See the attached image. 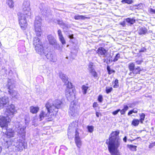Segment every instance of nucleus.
Segmentation results:
<instances>
[{"mask_svg":"<svg viewBox=\"0 0 155 155\" xmlns=\"http://www.w3.org/2000/svg\"><path fill=\"white\" fill-rule=\"evenodd\" d=\"M61 102L59 100H56L53 102L52 100H49L46 104L45 106L46 109L42 110L39 115L40 120L44 119L45 117L48 120L51 121L54 117V114L52 112L55 113L58 112V109L60 108Z\"/></svg>","mask_w":155,"mask_h":155,"instance_id":"1","label":"nucleus"},{"mask_svg":"<svg viewBox=\"0 0 155 155\" xmlns=\"http://www.w3.org/2000/svg\"><path fill=\"white\" fill-rule=\"evenodd\" d=\"M31 15L30 3L28 1H25L22 6V13H19V22L21 28L25 30L27 25L26 18L30 17Z\"/></svg>","mask_w":155,"mask_h":155,"instance_id":"2","label":"nucleus"},{"mask_svg":"<svg viewBox=\"0 0 155 155\" xmlns=\"http://www.w3.org/2000/svg\"><path fill=\"white\" fill-rule=\"evenodd\" d=\"M119 133V130L112 132L110 134L111 137L109 138L108 142L107 141L106 142L107 144H108V147H119L120 142V140L118 136Z\"/></svg>","mask_w":155,"mask_h":155,"instance_id":"3","label":"nucleus"},{"mask_svg":"<svg viewBox=\"0 0 155 155\" xmlns=\"http://www.w3.org/2000/svg\"><path fill=\"white\" fill-rule=\"evenodd\" d=\"M41 53H39L43 58H47L51 62H56L57 59L55 54L51 52H48L46 49H43L41 52Z\"/></svg>","mask_w":155,"mask_h":155,"instance_id":"4","label":"nucleus"},{"mask_svg":"<svg viewBox=\"0 0 155 155\" xmlns=\"http://www.w3.org/2000/svg\"><path fill=\"white\" fill-rule=\"evenodd\" d=\"M41 20L39 16L36 17L35 22V34L38 37L41 36L42 34L41 28Z\"/></svg>","mask_w":155,"mask_h":155,"instance_id":"5","label":"nucleus"},{"mask_svg":"<svg viewBox=\"0 0 155 155\" xmlns=\"http://www.w3.org/2000/svg\"><path fill=\"white\" fill-rule=\"evenodd\" d=\"M33 45L35 46V51L38 54L41 53V52L44 49L41 41L38 37H35L34 38Z\"/></svg>","mask_w":155,"mask_h":155,"instance_id":"6","label":"nucleus"},{"mask_svg":"<svg viewBox=\"0 0 155 155\" xmlns=\"http://www.w3.org/2000/svg\"><path fill=\"white\" fill-rule=\"evenodd\" d=\"M15 130L17 133L20 135L22 138L25 137L26 134L25 129L26 127L25 126H23L19 122H17L15 124Z\"/></svg>","mask_w":155,"mask_h":155,"instance_id":"7","label":"nucleus"},{"mask_svg":"<svg viewBox=\"0 0 155 155\" xmlns=\"http://www.w3.org/2000/svg\"><path fill=\"white\" fill-rule=\"evenodd\" d=\"M78 103L74 101L71 102L69 110L70 116L74 117L78 114Z\"/></svg>","mask_w":155,"mask_h":155,"instance_id":"8","label":"nucleus"},{"mask_svg":"<svg viewBox=\"0 0 155 155\" xmlns=\"http://www.w3.org/2000/svg\"><path fill=\"white\" fill-rule=\"evenodd\" d=\"M7 86L8 89H9L8 92L12 97L16 99H18L20 97V95L17 91L12 89L13 85L12 82L11 80H9L8 81Z\"/></svg>","mask_w":155,"mask_h":155,"instance_id":"9","label":"nucleus"},{"mask_svg":"<svg viewBox=\"0 0 155 155\" xmlns=\"http://www.w3.org/2000/svg\"><path fill=\"white\" fill-rule=\"evenodd\" d=\"M72 83H69L66 90L65 95L68 100L69 101H71L74 98V95L73 90L72 89Z\"/></svg>","mask_w":155,"mask_h":155,"instance_id":"10","label":"nucleus"},{"mask_svg":"<svg viewBox=\"0 0 155 155\" xmlns=\"http://www.w3.org/2000/svg\"><path fill=\"white\" fill-rule=\"evenodd\" d=\"M10 117L0 116V127L3 130L8 128V124L11 121Z\"/></svg>","mask_w":155,"mask_h":155,"instance_id":"11","label":"nucleus"},{"mask_svg":"<svg viewBox=\"0 0 155 155\" xmlns=\"http://www.w3.org/2000/svg\"><path fill=\"white\" fill-rule=\"evenodd\" d=\"M13 145L17 148V150H22L25 148V146L24 145L22 140L17 138L14 139V142Z\"/></svg>","mask_w":155,"mask_h":155,"instance_id":"12","label":"nucleus"},{"mask_svg":"<svg viewBox=\"0 0 155 155\" xmlns=\"http://www.w3.org/2000/svg\"><path fill=\"white\" fill-rule=\"evenodd\" d=\"M9 98L6 96H4L0 98V108H3L8 107L9 106Z\"/></svg>","mask_w":155,"mask_h":155,"instance_id":"13","label":"nucleus"},{"mask_svg":"<svg viewBox=\"0 0 155 155\" xmlns=\"http://www.w3.org/2000/svg\"><path fill=\"white\" fill-rule=\"evenodd\" d=\"M6 110L5 112V114L8 116H10V117H12L14 112H15V108L14 106L13 105H10L8 107H6Z\"/></svg>","mask_w":155,"mask_h":155,"instance_id":"14","label":"nucleus"},{"mask_svg":"<svg viewBox=\"0 0 155 155\" xmlns=\"http://www.w3.org/2000/svg\"><path fill=\"white\" fill-rule=\"evenodd\" d=\"M97 53L100 57L106 58L108 55V51L103 47H100L98 48L97 50Z\"/></svg>","mask_w":155,"mask_h":155,"instance_id":"15","label":"nucleus"},{"mask_svg":"<svg viewBox=\"0 0 155 155\" xmlns=\"http://www.w3.org/2000/svg\"><path fill=\"white\" fill-rule=\"evenodd\" d=\"M4 130H6V134L7 136L9 137H14L15 134V132L12 128H10L8 129L7 128L6 129H4Z\"/></svg>","mask_w":155,"mask_h":155,"instance_id":"16","label":"nucleus"},{"mask_svg":"<svg viewBox=\"0 0 155 155\" xmlns=\"http://www.w3.org/2000/svg\"><path fill=\"white\" fill-rule=\"evenodd\" d=\"M108 149L112 155H119L117 152V149L118 147H108Z\"/></svg>","mask_w":155,"mask_h":155,"instance_id":"17","label":"nucleus"},{"mask_svg":"<svg viewBox=\"0 0 155 155\" xmlns=\"http://www.w3.org/2000/svg\"><path fill=\"white\" fill-rule=\"evenodd\" d=\"M60 77L65 84L67 83V86L68 85L69 83H71L68 81V78L66 75L61 73L60 74Z\"/></svg>","mask_w":155,"mask_h":155,"instance_id":"18","label":"nucleus"},{"mask_svg":"<svg viewBox=\"0 0 155 155\" xmlns=\"http://www.w3.org/2000/svg\"><path fill=\"white\" fill-rule=\"evenodd\" d=\"M49 44L52 45L57 41L54 37L51 35H48L47 36Z\"/></svg>","mask_w":155,"mask_h":155,"instance_id":"19","label":"nucleus"},{"mask_svg":"<svg viewBox=\"0 0 155 155\" xmlns=\"http://www.w3.org/2000/svg\"><path fill=\"white\" fill-rule=\"evenodd\" d=\"M138 31L139 35H144L147 32V30L145 27H140L138 29Z\"/></svg>","mask_w":155,"mask_h":155,"instance_id":"20","label":"nucleus"},{"mask_svg":"<svg viewBox=\"0 0 155 155\" xmlns=\"http://www.w3.org/2000/svg\"><path fill=\"white\" fill-rule=\"evenodd\" d=\"M6 4L10 8H12L14 7V2L12 0H6Z\"/></svg>","mask_w":155,"mask_h":155,"instance_id":"21","label":"nucleus"},{"mask_svg":"<svg viewBox=\"0 0 155 155\" xmlns=\"http://www.w3.org/2000/svg\"><path fill=\"white\" fill-rule=\"evenodd\" d=\"M13 142H14V139H10L6 141V145L7 147V148H8L11 146L13 145Z\"/></svg>","mask_w":155,"mask_h":155,"instance_id":"22","label":"nucleus"},{"mask_svg":"<svg viewBox=\"0 0 155 155\" xmlns=\"http://www.w3.org/2000/svg\"><path fill=\"white\" fill-rule=\"evenodd\" d=\"M39 108L38 107L31 106L30 107V111L33 114L36 113L38 111Z\"/></svg>","mask_w":155,"mask_h":155,"instance_id":"23","label":"nucleus"},{"mask_svg":"<svg viewBox=\"0 0 155 155\" xmlns=\"http://www.w3.org/2000/svg\"><path fill=\"white\" fill-rule=\"evenodd\" d=\"M126 22L128 23V25H133L135 22V20L133 18H128L125 19Z\"/></svg>","mask_w":155,"mask_h":155,"instance_id":"24","label":"nucleus"},{"mask_svg":"<svg viewBox=\"0 0 155 155\" xmlns=\"http://www.w3.org/2000/svg\"><path fill=\"white\" fill-rule=\"evenodd\" d=\"M75 143L78 148H80L82 144V142L80 138L75 139Z\"/></svg>","mask_w":155,"mask_h":155,"instance_id":"25","label":"nucleus"},{"mask_svg":"<svg viewBox=\"0 0 155 155\" xmlns=\"http://www.w3.org/2000/svg\"><path fill=\"white\" fill-rule=\"evenodd\" d=\"M54 49H56L58 50H60L61 49V47L60 45L57 42V41L54 43V44L52 45Z\"/></svg>","mask_w":155,"mask_h":155,"instance_id":"26","label":"nucleus"},{"mask_svg":"<svg viewBox=\"0 0 155 155\" xmlns=\"http://www.w3.org/2000/svg\"><path fill=\"white\" fill-rule=\"evenodd\" d=\"M128 68L129 70L132 71L135 69V64L133 63H131L129 64Z\"/></svg>","mask_w":155,"mask_h":155,"instance_id":"27","label":"nucleus"},{"mask_svg":"<svg viewBox=\"0 0 155 155\" xmlns=\"http://www.w3.org/2000/svg\"><path fill=\"white\" fill-rule=\"evenodd\" d=\"M141 70L139 67L135 68L134 70L132 71L134 74H139L140 71Z\"/></svg>","mask_w":155,"mask_h":155,"instance_id":"28","label":"nucleus"},{"mask_svg":"<svg viewBox=\"0 0 155 155\" xmlns=\"http://www.w3.org/2000/svg\"><path fill=\"white\" fill-rule=\"evenodd\" d=\"M90 72L94 78H97L98 77V74L95 70H91V71H90Z\"/></svg>","mask_w":155,"mask_h":155,"instance_id":"29","label":"nucleus"},{"mask_svg":"<svg viewBox=\"0 0 155 155\" xmlns=\"http://www.w3.org/2000/svg\"><path fill=\"white\" fill-rule=\"evenodd\" d=\"M128 109V107L126 105L124 106V108L121 110H120V112L121 114H125L126 111Z\"/></svg>","mask_w":155,"mask_h":155,"instance_id":"30","label":"nucleus"},{"mask_svg":"<svg viewBox=\"0 0 155 155\" xmlns=\"http://www.w3.org/2000/svg\"><path fill=\"white\" fill-rule=\"evenodd\" d=\"M74 18L76 20H84L86 17L83 15H75L74 16Z\"/></svg>","mask_w":155,"mask_h":155,"instance_id":"31","label":"nucleus"},{"mask_svg":"<svg viewBox=\"0 0 155 155\" xmlns=\"http://www.w3.org/2000/svg\"><path fill=\"white\" fill-rule=\"evenodd\" d=\"M139 122L140 120L138 119H134L132 121V124L134 126H136L138 125Z\"/></svg>","mask_w":155,"mask_h":155,"instance_id":"32","label":"nucleus"},{"mask_svg":"<svg viewBox=\"0 0 155 155\" xmlns=\"http://www.w3.org/2000/svg\"><path fill=\"white\" fill-rule=\"evenodd\" d=\"M140 119L139 120L140 121V123L142 124L143 123V121L144 120L145 118V115L144 113H142L140 114Z\"/></svg>","mask_w":155,"mask_h":155,"instance_id":"33","label":"nucleus"},{"mask_svg":"<svg viewBox=\"0 0 155 155\" xmlns=\"http://www.w3.org/2000/svg\"><path fill=\"white\" fill-rule=\"evenodd\" d=\"M107 69L108 71V74H111L113 73H115V71L111 69L110 68L109 66H107Z\"/></svg>","mask_w":155,"mask_h":155,"instance_id":"34","label":"nucleus"},{"mask_svg":"<svg viewBox=\"0 0 155 155\" xmlns=\"http://www.w3.org/2000/svg\"><path fill=\"white\" fill-rule=\"evenodd\" d=\"M128 147L131 150L133 151H136L137 146L132 145H128Z\"/></svg>","mask_w":155,"mask_h":155,"instance_id":"35","label":"nucleus"},{"mask_svg":"<svg viewBox=\"0 0 155 155\" xmlns=\"http://www.w3.org/2000/svg\"><path fill=\"white\" fill-rule=\"evenodd\" d=\"M59 39L62 45L66 44V41L63 36L59 38Z\"/></svg>","mask_w":155,"mask_h":155,"instance_id":"36","label":"nucleus"},{"mask_svg":"<svg viewBox=\"0 0 155 155\" xmlns=\"http://www.w3.org/2000/svg\"><path fill=\"white\" fill-rule=\"evenodd\" d=\"M121 2L124 3H127L128 4H131L133 2L132 0H122Z\"/></svg>","mask_w":155,"mask_h":155,"instance_id":"37","label":"nucleus"},{"mask_svg":"<svg viewBox=\"0 0 155 155\" xmlns=\"http://www.w3.org/2000/svg\"><path fill=\"white\" fill-rule=\"evenodd\" d=\"M82 88L83 94H85L87 93V91L88 89V87L85 86V85H83L82 87Z\"/></svg>","mask_w":155,"mask_h":155,"instance_id":"38","label":"nucleus"},{"mask_svg":"<svg viewBox=\"0 0 155 155\" xmlns=\"http://www.w3.org/2000/svg\"><path fill=\"white\" fill-rule=\"evenodd\" d=\"M87 129L89 132L90 133H92L93 131L94 127L92 126H88L87 127Z\"/></svg>","mask_w":155,"mask_h":155,"instance_id":"39","label":"nucleus"},{"mask_svg":"<svg viewBox=\"0 0 155 155\" xmlns=\"http://www.w3.org/2000/svg\"><path fill=\"white\" fill-rule=\"evenodd\" d=\"M120 54L119 53L117 54L115 56L114 58L113 61L116 62L117 61L118 59L120 58Z\"/></svg>","mask_w":155,"mask_h":155,"instance_id":"40","label":"nucleus"},{"mask_svg":"<svg viewBox=\"0 0 155 155\" xmlns=\"http://www.w3.org/2000/svg\"><path fill=\"white\" fill-rule=\"evenodd\" d=\"M68 25L67 24H66L64 23H63L61 26L62 28L64 29H65V30H67L68 28Z\"/></svg>","mask_w":155,"mask_h":155,"instance_id":"41","label":"nucleus"},{"mask_svg":"<svg viewBox=\"0 0 155 155\" xmlns=\"http://www.w3.org/2000/svg\"><path fill=\"white\" fill-rule=\"evenodd\" d=\"M50 12L51 11L50 9H48L47 10H44V12L42 13L44 14V15H48L50 14Z\"/></svg>","mask_w":155,"mask_h":155,"instance_id":"42","label":"nucleus"},{"mask_svg":"<svg viewBox=\"0 0 155 155\" xmlns=\"http://www.w3.org/2000/svg\"><path fill=\"white\" fill-rule=\"evenodd\" d=\"M118 80L117 79H116L115 80L114 82V85L113 86V87L114 88H117L118 86Z\"/></svg>","mask_w":155,"mask_h":155,"instance_id":"43","label":"nucleus"},{"mask_svg":"<svg viewBox=\"0 0 155 155\" xmlns=\"http://www.w3.org/2000/svg\"><path fill=\"white\" fill-rule=\"evenodd\" d=\"M113 88L112 87H108L106 88V92L107 94H108L112 90Z\"/></svg>","mask_w":155,"mask_h":155,"instance_id":"44","label":"nucleus"},{"mask_svg":"<svg viewBox=\"0 0 155 155\" xmlns=\"http://www.w3.org/2000/svg\"><path fill=\"white\" fill-rule=\"evenodd\" d=\"M80 138L79 134V133L77 131V130H76V132H75V139H79Z\"/></svg>","mask_w":155,"mask_h":155,"instance_id":"45","label":"nucleus"},{"mask_svg":"<svg viewBox=\"0 0 155 155\" xmlns=\"http://www.w3.org/2000/svg\"><path fill=\"white\" fill-rule=\"evenodd\" d=\"M58 38L63 36L61 31L60 29H59L58 31Z\"/></svg>","mask_w":155,"mask_h":155,"instance_id":"46","label":"nucleus"},{"mask_svg":"<svg viewBox=\"0 0 155 155\" xmlns=\"http://www.w3.org/2000/svg\"><path fill=\"white\" fill-rule=\"evenodd\" d=\"M55 22L57 23L58 24L60 25L61 26L62 24L64 23L62 21L58 20H56V21H55Z\"/></svg>","mask_w":155,"mask_h":155,"instance_id":"47","label":"nucleus"},{"mask_svg":"<svg viewBox=\"0 0 155 155\" xmlns=\"http://www.w3.org/2000/svg\"><path fill=\"white\" fill-rule=\"evenodd\" d=\"M93 63H90L89 65V71H91V70H94L93 68Z\"/></svg>","mask_w":155,"mask_h":155,"instance_id":"48","label":"nucleus"},{"mask_svg":"<svg viewBox=\"0 0 155 155\" xmlns=\"http://www.w3.org/2000/svg\"><path fill=\"white\" fill-rule=\"evenodd\" d=\"M98 100L100 102H101L103 100L102 96L101 95H99L98 96Z\"/></svg>","mask_w":155,"mask_h":155,"instance_id":"49","label":"nucleus"},{"mask_svg":"<svg viewBox=\"0 0 155 155\" xmlns=\"http://www.w3.org/2000/svg\"><path fill=\"white\" fill-rule=\"evenodd\" d=\"M120 111V109H118L116 110L113 112L112 114L114 115H116Z\"/></svg>","mask_w":155,"mask_h":155,"instance_id":"50","label":"nucleus"},{"mask_svg":"<svg viewBox=\"0 0 155 155\" xmlns=\"http://www.w3.org/2000/svg\"><path fill=\"white\" fill-rule=\"evenodd\" d=\"M120 24L123 27H125L126 25V22L125 21H123L120 23Z\"/></svg>","mask_w":155,"mask_h":155,"instance_id":"51","label":"nucleus"},{"mask_svg":"<svg viewBox=\"0 0 155 155\" xmlns=\"http://www.w3.org/2000/svg\"><path fill=\"white\" fill-rule=\"evenodd\" d=\"M143 62V61H136V62L138 64H140Z\"/></svg>","mask_w":155,"mask_h":155,"instance_id":"52","label":"nucleus"},{"mask_svg":"<svg viewBox=\"0 0 155 155\" xmlns=\"http://www.w3.org/2000/svg\"><path fill=\"white\" fill-rule=\"evenodd\" d=\"M98 104L97 102H94L93 104V107H96L98 106Z\"/></svg>","mask_w":155,"mask_h":155,"instance_id":"53","label":"nucleus"},{"mask_svg":"<svg viewBox=\"0 0 155 155\" xmlns=\"http://www.w3.org/2000/svg\"><path fill=\"white\" fill-rule=\"evenodd\" d=\"M133 113H137V109L136 108H134L132 110Z\"/></svg>","mask_w":155,"mask_h":155,"instance_id":"54","label":"nucleus"},{"mask_svg":"<svg viewBox=\"0 0 155 155\" xmlns=\"http://www.w3.org/2000/svg\"><path fill=\"white\" fill-rule=\"evenodd\" d=\"M68 38H70V39H73L74 38L73 37V35L72 34L71 35H69L68 36Z\"/></svg>","mask_w":155,"mask_h":155,"instance_id":"55","label":"nucleus"},{"mask_svg":"<svg viewBox=\"0 0 155 155\" xmlns=\"http://www.w3.org/2000/svg\"><path fill=\"white\" fill-rule=\"evenodd\" d=\"M146 50V49L144 48H142L140 51V52H144Z\"/></svg>","mask_w":155,"mask_h":155,"instance_id":"56","label":"nucleus"},{"mask_svg":"<svg viewBox=\"0 0 155 155\" xmlns=\"http://www.w3.org/2000/svg\"><path fill=\"white\" fill-rule=\"evenodd\" d=\"M133 113V112L132 111V110H131L128 112V115H130L132 114Z\"/></svg>","mask_w":155,"mask_h":155,"instance_id":"57","label":"nucleus"},{"mask_svg":"<svg viewBox=\"0 0 155 155\" xmlns=\"http://www.w3.org/2000/svg\"><path fill=\"white\" fill-rule=\"evenodd\" d=\"M127 137L126 136H125L123 138V140L125 142H127Z\"/></svg>","mask_w":155,"mask_h":155,"instance_id":"58","label":"nucleus"},{"mask_svg":"<svg viewBox=\"0 0 155 155\" xmlns=\"http://www.w3.org/2000/svg\"><path fill=\"white\" fill-rule=\"evenodd\" d=\"M96 116L97 117H99V113L98 112H96Z\"/></svg>","mask_w":155,"mask_h":155,"instance_id":"59","label":"nucleus"},{"mask_svg":"<svg viewBox=\"0 0 155 155\" xmlns=\"http://www.w3.org/2000/svg\"><path fill=\"white\" fill-rule=\"evenodd\" d=\"M153 143H152L149 146V147L150 148H151V147H153V146H154V145H153Z\"/></svg>","mask_w":155,"mask_h":155,"instance_id":"60","label":"nucleus"},{"mask_svg":"<svg viewBox=\"0 0 155 155\" xmlns=\"http://www.w3.org/2000/svg\"><path fill=\"white\" fill-rule=\"evenodd\" d=\"M151 11L153 13H155V10H154L153 9H151Z\"/></svg>","mask_w":155,"mask_h":155,"instance_id":"61","label":"nucleus"},{"mask_svg":"<svg viewBox=\"0 0 155 155\" xmlns=\"http://www.w3.org/2000/svg\"><path fill=\"white\" fill-rule=\"evenodd\" d=\"M132 74H133V72L132 71V72H131L129 73V75H130L131 76H132L133 75H132Z\"/></svg>","mask_w":155,"mask_h":155,"instance_id":"62","label":"nucleus"},{"mask_svg":"<svg viewBox=\"0 0 155 155\" xmlns=\"http://www.w3.org/2000/svg\"><path fill=\"white\" fill-rule=\"evenodd\" d=\"M69 132L68 131V136H69Z\"/></svg>","mask_w":155,"mask_h":155,"instance_id":"63","label":"nucleus"},{"mask_svg":"<svg viewBox=\"0 0 155 155\" xmlns=\"http://www.w3.org/2000/svg\"><path fill=\"white\" fill-rule=\"evenodd\" d=\"M153 145H155V141L153 143Z\"/></svg>","mask_w":155,"mask_h":155,"instance_id":"64","label":"nucleus"}]
</instances>
